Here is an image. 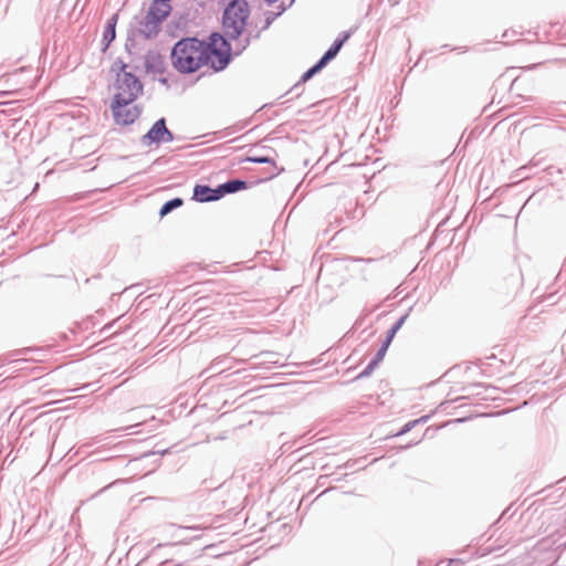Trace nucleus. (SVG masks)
I'll list each match as a JSON object with an SVG mask.
<instances>
[{
	"label": "nucleus",
	"mask_w": 566,
	"mask_h": 566,
	"mask_svg": "<svg viewBox=\"0 0 566 566\" xmlns=\"http://www.w3.org/2000/svg\"><path fill=\"white\" fill-rule=\"evenodd\" d=\"M111 108L115 123L118 125L133 124L140 115V107L134 102L113 101Z\"/></svg>",
	"instance_id": "nucleus-5"
},
{
	"label": "nucleus",
	"mask_w": 566,
	"mask_h": 566,
	"mask_svg": "<svg viewBox=\"0 0 566 566\" xmlns=\"http://www.w3.org/2000/svg\"><path fill=\"white\" fill-rule=\"evenodd\" d=\"M193 196L201 202L217 200L221 197V190L220 187L218 189H211L207 186L198 185L195 187Z\"/></svg>",
	"instance_id": "nucleus-10"
},
{
	"label": "nucleus",
	"mask_w": 566,
	"mask_h": 566,
	"mask_svg": "<svg viewBox=\"0 0 566 566\" xmlns=\"http://www.w3.org/2000/svg\"><path fill=\"white\" fill-rule=\"evenodd\" d=\"M405 316H402L387 333V337H386V340L385 343L382 344V346L380 347V349L377 352L375 358L368 364L367 368H366V374H369L370 371H373L377 365L384 359L386 353H387V349L390 345V343L392 342L396 333L400 329V327L402 326L403 322H405Z\"/></svg>",
	"instance_id": "nucleus-7"
},
{
	"label": "nucleus",
	"mask_w": 566,
	"mask_h": 566,
	"mask_svg": "<svg viewBox=\"0 0 566 566\" xmlns=\"http://www.w3.org/2000/svg\"><path fill=\"white\" fill-rule=\"evenodd\" d=\"M145 137L150 139L151 142H156V143H159L163 140L169 142L172 139V135L167 129L164 118L157 120L153 125V127L149 129V132L147 133V135Z\"/></svg>",
	"instance_id": "nucleus-9"
},
{
	"label": "nucleus",
	"mask_w": 566,
	"mask_h": 566,
	"mask_svg": "<svg viewBox=\"0 0 566 566\" xmlns=\"http://www.w3.org/2000/svg\"><path fill=\"white\" fill-rule=\"evenodd\" d=\"M245 188L247 182L242 180H231L220 186L221 196L223 193H231Z\"/></svg>",
	"instance_id": "nucleus-13"
},
{
	"label": "nucleus",
	"mask_w": 566,
	"mask_h": 566,
	"mask_svg": "<svg viewBox=\"0 0 566 566\" xmlns=\"http://www.w3.org/2000/svg\"><path fill=\"white\" fill-rule=\"evenodd\" d=\"M265 154H260L256 156H249L244 159V161L255 163V164H271L274 168L277 169L275 175L281 174L284 168H277L275 160L271 157V153L275 154V150L270 147H264Z\"/></svg>",
	"instance_id": "nucleus-11"
},
{
	"label": "nucleus",
	"mask_w": 566,
	"mask_h": 566,
	"mask_svg": "<svg viewBox=\"0 0 566 566\" xmlns=\"http://www.w3.org/2000/svg\"><path fill=\"white\" fill-rule=\"evenodd\" d=\"M123 65L116 77V93L113 101L135 102L143 94V84Z\"/></svg>",
	"instance_id": "nucleus-4"
},
{
	"label": "nucleus",
	"mask_w": 566,
	"mask_h": 566,
	"mask_svg": "<svg viewBox=\"0 0 566 566\" xmlns=\"http://www.w3.org/2000/svg\"><path fill=\"white\" fill-rule=\"evenodd\" d=\"M249 6L244 0L232 1L224 10L223 27L231 38H238L247 25Z\"/></svg>",
	"instance_id": "nucleus-3"
},
{
	"label": "nucleus",
	"mask_w": 566,
	"mask_h": 566,
	"mask_svg": "<svg viewBox=\"0 0 566 566\" xmlns=\"http://www.w3.org/2000/svg\"><path fill=\"white\" fill-rule=\"evenodd\" d=\"M182 205V200L180 198L172 199L166 202L160 209V216L164 217L169 213L172 209L180 207Z\"/></svg>",
	"instance_id": "nucleus-14"
},
{
	"label": "nucleus",
	"mask_w": 566,
	"mask_h": 566,
	"mask_svg": "<svg viewBox=\"0 0 566 566\" xmlns=\"http://www.w3.org/2000/svg\"><path fill=\"white\" fill-rule=\"evenodd\" d=\"M474 373L475 369L470 367H454L446 374L447 382L453 385L448 392V401L453 402L469 397L464 391L476 385Z\"/></svg>",
	"instance_id": "nucleus-2"
},
{
	"label": "nucleus",
	"mask_w": 566,
	"mask_h": 566,
	"mask_svg": "<svg viewBox=\"0 0 566 566\" xmlns=\"http://www.w3.org/2000/svg\"><path fill=\"white\" fill-rule=\"evenodd\" d=\"M231 57V46L226 39L213 33L208 41L187 38L178 41L171 52L174 67L180 73H195L202 66L223 70Z\"/></svg>",
	"instance_id": "nucleus-1"
},
{
	"label": "nucleus",
	"mask_w": 566,
	"mask_h": 566,
	"mask_svg": "<svg viewBox=\"0 0 566 566\" xmlns=\"http://www.w3.org/2000/svg\"><path fill=\"white\" fill-rule=\"evenodd\" d=\"M349 34L345 33L342 39H338L334 42V44L326 51V53L322 56V59L318 61L316 65H314L312 69H310L304 75L303 80L306 81L311 76H313L316 72H318L322 67L326 65L328 61L334 59L344 43L348 40Z\"/></svg>",
	"instance_id": "nucleus-6"
},
{
	"label": "nucleus",
	"mask_w": 566,
	"mask_h": 566,
	"mask_svg": "<svg viewBox=\"0 0 566 566\" xmlns=\"http://www.w3.org/2000/svg\"><path fill=\"white\" fill-rule=\"evenodd\" d=\"M117 20H118V15L113 14L106 22L105 30L103 33V42L105 45L104 49H107L109 46V44L112 43V41L116 36L115 29H116Z\"/></svg>",
	"instance_id": "nucleus-12"
},
{
	"label": "nucleus",
	"mask_w": 566,
	"mask_h": 566,
	"mask_svg": "<svg viewBox=\"0 0 566 566\" xmlns=\"http://www.w3.org/2000/svg\"><path fill=\"white\" fill-rule=\"evenodd\" d=\"M169 1L170 0H154L148 12L149 19L155 22L165 20L171 10Z\"/></svg>",
	"instance_id": "nucleus-8"
}]
</instances>
